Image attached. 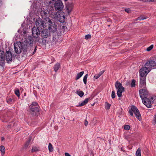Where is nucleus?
I'll return each mask as SVG.
<instances>
[{"label": "nucleus", "instance_id": "nucleus-11", "mask_svg": "<svg viewBox=\"0 0 156 156\" xmlns=\"http://www.w3.org/2000/svg\"><path fill=\"white\" fill-rule=\"evenodd\" d=\"M47 40L46 38L41 37V38L37 37L36 38L35 40V43L38 45H43L45 44L46 43Z\"/></svg>", "mask_w": 156, "mask_h": 156}, {"label": "nucleus", "instance_id": "nucleus-45", "mask_svg": "<svg viewBox=\"0 0 156 156\" xmlns=\"http://www.w3.org/2000/svg\"><path fill=\"white\" fill-rule=\"evenodd\" d=\"M88 122L87 120H85L84 121V125L86 126H87L88 125Z\"/></svg>", "mask_w": 156, "mask_h": 156}, {"label": "nucleus", "instance_id": "nucleus-12", "mask_svg": "<svg viewBox=\"0 0 156 156\" xmlns=\"http://www.w3.org/2000/svg\"><path fill=\"white\" fill-rule=\"evenodd\" d=\"M40 29L35 27H34L32 28V32L34 37L37 38L40 34Z\"/></svg>", "mask_w": 156, "mask_h": 156}, {"label": "nucleus", "instance_id": "nucleus-18", "mask_svg": "<svg viewBox=\"0 0 156 156\" xmlns=\"http://www.w3.org/2000/svg\"><path fill=\"white\" fill-rule=\"evenodd\" d=\"M145 77H141L140 79V87L142 88H146Z\"/></svg>", "mask_w": 156, "mask_h": 156}, {"label": "nucleus", "instance_id": "nucleus-44", "mask_svg": "<svg viewBox=\"0 0 156 156\" xmlns=\"http://www.w3.org/2000/svg\"><path fill=\"white\" fill-rule=\"evenodd\" d=\"M100 76L98 74L95 75L94 76V78L96 79L98 78Z\"/></svg>", "mask_w": 156, "mask_h": 156}, {"label": "nucleus", "instance_id": "nucleus-47", "mask_svg": "<svg viewBox=\"0 0 156 156\" xmlns=\"http://www.w3.org/2000/svg\"><path fill=\"white\" fill-rule=\"evenodd\" d=\"M104 70H103V71L100 72L98 73L99 75L100 76H101L104 73Z\"/></svg>", "mask_w": 156, "mask_h": 156}, {"label": "nucleus", "instance_id": "nucleus-46", "mask_svg": "<svg viewBox=\"0 0 156 156\" xmlns=\"http://www.w3.org/2000/svg\"><path fill=\"white\" fill-rule=\"evenodd\" d=\"M104 70H103V71L100 72L98 73L99 75L100 76H101L104 73Z\"/></svg>", "mask_w": 156, "mask_h": 156}, {"label": "nucleus", "instance_id": "nucleus-4", "mask_svg": "<svg viewBox=\"0 0 156 156\" xmlns=\"http://www.w3.org/2000/svg\"><path fill=\"white\" fill-rule=\"evenodd\" d=\"M115 86L117 90V96L119 97H122V93L125 90L124 88L122 87V84L118 81L115 82Z\"/></svg>", "mask_w": 156, "mask_h": 156}, {"label": "nucleus", "instance_id": "nucleus-35", "mask_svg": "<svg viewBox=\"0 0 156 156\" xmlns=\"http://www.w3.org/2000/svg\"><path fill=\"white\" fill-rule=\"evenodd\" d=\"M88 77V74H86L84 77L83 78V81L84 83L85 84L87 83V79Z\"/></svg>", "mask_w": 156, "mask_h": 156}, {"label": "nucleus", "instance_id": "nucleus-15", "mask_svg": "<svg viewBox=\"0 0 156 156\" xmlns=\"http://www.w3.org/2000/svg\"><path fill=\"white\" fill-rule=\"evenodd\" d=\"M5 54L4 52L0 50V65L2 66L4 64L5 60Z\"/></svg>", "mask_w": 156, "mask_h": 156}, {"label": "nucleus", "instance_id": "nucleus-10", "mask_svg": "<svg viewBox=\"0 0 156 156\" xmlns=\"http://www.w3.org/2000/svg\"><path fill=\"white\" fill-rule=\"evenodd\" d=\"M149 71L145 66L140 69V75L141 77H145L149 72Z\"/></svg>", "mask_w": 156, "mask_h": 156}, {"label": "nucleus", "instance_id": "nucleus-22", "mask_svg": "<svg viewBox=\"0 0 156 156\" xmlns=\"http://www.w3.org/2000/svg\"><path fill=\"white\" fill-rule=\"evenodd\" d=\"M134 114L136 116V118L138 119L139 121H140L141 120V116L139 111H138L137 112H136V113H135Z\"/></svg>", "mask_w": 156, "mask_h": 156}, {"label": "nucleus", "instance_id": "nucleus-55", "mask_svg": "<svg viewBox=\"0 0 156 156\" xmlns=\"http://www.w3.org/2000/svg\"><path fill=\"white\" fill-rule=\"evenodd\" d=\"M62 27L63 29H65V28H67V27H65L64 26H63Z\"/></svg>", "mask_w": 156, "mask_h": 156}, {"label": "nucleus", "instance_id": "nucleus-17", "mask_svg": "<svg viewBox=\"0 0 156 156\" xmlns=\"http://www.w3.org/2000/svg\"><path fill=\"white\" fill-rule=\"evenodd\" d=\"M14 48L15 52L16 54L20 53L22 52L21 49L20 48L19 42H17V43L14 44Z\"/></svg>", "mask_w": 156, "mask_h": 156}, {"label": "nucleus", "instance_id": "nucleus-1", "mask_svg": "<svg viewBox=\"0 0 156 156\" xmlns=\"http://www.w3.org/2000/svg\"><path fill=\"white\" fill-rule=\"evenodd\" d=\"M140 95L142 99L143 103L147 107H151V101L148 97L149 93L146 88H142L139 90Z\"/></svg>", "mask_w": 156, "mask_h": 156}, {"label": "nucleus", "instance_id": "nucleus-32", "mask_svg": "<svg viewBox=\"0 0 156 156\" xmlns=\"http://www.w3.org/2000/svg\"><path fill=\"white\" fill-rule=\"evenodd\" d=\"M63 18H58V20L59 21L60 23H63L65 21V18L64 16H62Z\"/></svg>", "mask_w": 156, "mask_h": 156}, {"label": "nucleus", "instance_id": "nucleus-5", "mask_svg": "<svg viewBox=\"0 0 156 156\" xmlns=\"http://www.w3.org/2000/svg\"><path fill=\"white\" fill-rule=\"evenodd\" d=\"M45 23V21H44L42 19H37L35 21L36 27L40 30L45 28L46 27Z\"/></svg>", "mask_w": 156, "mask_h": 156}, {"label": "nucleus", "instance_id": "nucleus-3", "mask_svg": "<svg viewBox=\"0 0 156 156\" xmlns=\"http://www.w3.org/2000/svg\"><path fill=\"white\" fill-rule=\"evenodd\" d=\"M30 113L33 116H36L38 114L40 107L38 103L34 102L30 106Z\"/></svg>", "mask_w": 156, "mask_h": 156}, {"label": "nucleus", "instance_id": "nucleus-31", "mask_svg": "<svg viewBox=\"0 0 156 156\" xmlns=\"http://www.w3.org/2000/svg\"><path fill=\"white\" fill-rule=\"evenodd\" d=\"M38 151V148L34 146L32 147V149L31 150V151L32 152H36Z\"/></svg>", "mask_w": 156, "mask_h": 156}, {"label": "nucleus", "instance_id": "nucleus-14", "mask_svg": "<svg viewBox=\"0 0 156 156\" xmlns=\"http://www.w3.org/2000/svg\"><path fill=\"white\" fill-rule=\"evenodd\" d=\"M53 35V40L55 43L60 42L61 41L60 34L59 33H55Z\"/></svg>", "mask_w": 156, "mask_h": 156}, {"label": "nucleus", "instance_id": "nucleus-26", "mask_svg": "<svg viewBox=\"0 0 156 156\" xmlns=\"http://www.w3.org/2000/svg\"><path fill=\"white\" fill-rule=\"evenodd\" d=\"M31 140V139H29L26 142V143H25V144L24 145V149H27V147H28L29 146V145L30 144V143Z\"/></svg>", "mask_w": 156, "mask_h": 156}, {"label": "nucleus", "instance_id": "nucleus-63", "mask_svg": "<svg viewBox=\"0 0 156 156\" xmlns=\"http://www.w3.org/2000/svg\"><path fill=\"white\" fill-rule=\"evenodd\" d=\"M49 3L50 4V3H51V2H49Z\"/></svg>", "mask_w": 156, "mask_h": 156}, {"label": "nucleus", "instance_id": "nucleus-39", "mask_svg": "<svg viewBox=\"0 0 156 156\" xmlns=\"http://www.w3.org/2000/svg\"><path fill=\"white\" fill-rule=\"evenodd\" d=\"M111 97L113 99L115 97V93L114 90L112 91V92Z\"/></svg>", "mask_w": 156, "mask_h": 156}, {"label": "nucleus", "instance_id": "nucleus-29", "mask_svg": "<svg viewBox=\"0 0 156 156\" xmlns=\"http://www.w3.org/2000/svg\"><path fill=\"white\" fill-rule=\"evenodd\" d=\"M0 150L2 154H4L5 151V147L3 146H1L0 147Z\"/></svg>", "mask_w": 156, "mask_h": 156}, {"label": "nucleus", "instance_id": "nucleus-50", "mask_svg": "<svg viewBox=\"0 0 156 156\" xmlns=\"http://www.w3.org/2000/svg\"><path fill=\"white\" fill-rule=\"evenodd\" d=\"M36 48H37V46H36L35 47V48H34V51L33 52V54H34L36 52V50H37V49H36Z\"/></svg>", "mask_w": 156, "mask_h": 156}, {"label": "nucleus", "instance_id": "nucleus-7", "mask_svg": "<svg viewBox=\"0 0 156 156\" xmlns=\"http://www.w3.org/2000/svg\"><path fill=\"white\" fill-rule=\"evenodd\" d=\"M144 66L150 71L156 67V63L154 61L149 60L145 63Z\"/></svg>", "mask_w": 156, "mask_h": 156}, {"label": "nucleus", "instance_id": "nucleus-21", "mask_svg": "<svg viewBox=\"0 0 156 156\" xmlns=\"http://www.w3.org/2000/svg\"><path fill=\"white\" fill-rule=\"evenodd\" d=\"M88 102V99H85L84 101L80 103L79 105H77V106L81 107L86 105Z\"/></svg>", "mask_w": 156, "mask_h": 156}, {"label": "nucleus", "instance_id": "nucleus-36", "mask_svg": "<svg viewBox=\"0 0 156 156\" xmlns=\"http://www.w3.org/2000/svg\"><path fill=\"white\" fill-rule=\"evenodd\" d=\"M13 101V99L10 98H8L7 99V102L9 104H11L12 103Z\"/></svg>", "mask_w": 156, "mask_h": 156}, {"label": "nucleus", "instance_id": "nucleus-24", "mask_svg": "<svg viewBox=\"0 0 156 156\" xmlns=\"http://www.w3.org/2000/svg\"><path fill=\"white\" fill-rule=\"evenodd\" d=\"M76 93L80 97H82L84 95V92L82 91L79 90H77Z\"/></svg>", "mask_w": 156, "mask_h": 156}, {"label": "nucleus", "instance_id": "nucleus-61", "mask_svg": "<svg viewBox=\"0 0 156 156\" xmlns=\"http://www.w3.org/2000/svg\"><path fill=\"white\" fill-rule=\"evenodd\" d=\"M121 150H122V148H121Z\"/></svg>", "mask_w": 156, "mask_h": 156}, {"label": "nucleus", "instance_id": "nucleus-16", "mask_svg": "<svg viewBox=\"0 0 156 156\" xmlns=\"http://www.w3.org/2000/svg\"><path fill=\"white\" fill-rule=\"evenodd\" d=\"M5 55L6 57V60L7 61H12L13 56L10 51H6ZM13 56H14L13 55Z\"/></svg>", "mask_w": 156, "mask_h": 156}, {"label": "nucleus", "instance_id": "nucleus-37", "mask_svg": "<svg viewBox=\"0 0 156 156\" xmlns=\"http://www.w3.org/2000/svg\"><path fill=\"white\" fill-rule=\"evenodd\" d=\"M15 94L17 97H19L20 96L19 90L18 89L16 90L15 91Z\"/></svg>", "mask_w": 156, "mask_h": 156}, {"label": "nucleus", "instance_id": "nucleus-33", "mask_svg": "<svg viewBox=\"0 0 156 156\" xmlns=\"http://www.w3.org/2000/svg\"><path fill=\"white\" fill-rule=\"evenodd\" d=\"M146 19V18L145 17L143 16H141L137 19H136V21L138 20H144V19Z\"/></svg>", "mask_w": 156, "mask_h": 156}, {"label": "nucleus", "instance_id": "nucleus-48", "mask_svg": "<svg viewBox=\"0 0 156 156\" xmlns=\"http://www.w3.org/2000/svg\"><path fill=\"white\" fill-rule=\"evenodd\" d=\"M104 70H103V71L100 72L98 73L99 75L100 76H101L104 73Z\"/></svg>", "mask_w": 156, "mask_h": 156}, {"label": "nucleus", "instance_id": "nucleus-43", "mask_svg": "<svg viewBox=\"0 0 156 156\" xmlns=\"http://www.w3.org/2000/svg\"><path fill=\"white\" fill-rule=\"evenodd\" d=\"M125 11L127 12L128 13H129L130 12V10L129 9H125Z\"/></svg>", "mask_w": 156, "mask_h": 156}, {"label": "nucleus", "instance_id": "nucleus-52", "mask_svg": "<svg viewBox=\"0 0 156 156\" xmlns=\"http://www.w3.org/2000/svg\"><path fill=\"white\" fill-rule=\"evenodd\" d=\"M65 155L66 156H71L68 153H65Z\"/></svg>", "mask_w": 156, "mask_h": 156}, {"label": "nucleus", "instance_id": "nucleus-58", "mask_svg": "<svg viewBox=\"0 0 156 156\" xmlns=\"http://www.w3.org/2000/svg\"><path fill=\"white\" fill-rule=\"evenodd\" d=\"M10 125H8V127H10Z\"/></svg>", "mask_w": 156, "mask_h": 156}, {"label": "nucleus", "instance_id": "nucleus-6", "mask_svg": "<svg viewBox=\"0 0 156 156\" xmlns=\"http://www.w3.org/2000/svg\"><path fill=\"white\" fill-rule=\"evenodd\" d=\"M48 25V30L50 32L55 33L57 30V26L55 23H52L51 20L45 23Z\"/></svg>", "mask_w": 156, "mask_h": 156}, {"label": "nucleus", "instance_id": "nucleus-38", "mask_svg": "<svg viewBox=\"0 0 156 156\" xmlns=\"http://www.w3.org/2000/svg\"><path fill=\"white\" fill-rule=\"evenodd\" d=\"M130 126L129 125H125L124 126V129L126 130H129L130 129Z\"/></svg>", "mask_w": 156, "mask_h": 156}, {"label": "nucleus", "instance_id": "nucleus-41", "mask_svg": "<svg viewBox=\"0 0 156 156\" xmlns=\"http://www.w3.org/2000/svg\"><path fill=\"white\" fill-rule=\"evenodd\" d=\"M91 35L90 34H87L85 36V38L87 40L89 39H90L91 38Z\"/></svg>", "mask_w": 156, "mask_h": 156}, {"label": "nucleus", "instance_id": "nucleus-25", "mask_svg": "<svg viewBox=\"0 0 156 156\" xmlns=\"http://www.w3.org/2000/svg\"><path fill=\"white\" fill-rule=\"evenodd\" d=\"M84 73L83 71H82L80 73H77L76 78V80H77L80 78L83 75Z\"/></svg>", "mask_w": 156, "mask_h": 156}, {"label": "nucleus", "instance_id": "nucleus-2", "mask_svg": "<svg viewBox=\"0 0 156 156\" xmlns=\"http://www.w3.org/2000/svg\"><path fill=\"white\" fill-rule=\"evenodd\" d=\"M33 39L30 36H28L25 39L24 42L21 43L19 42L20 45V48L21 49V51H23V53L25 54L27 52V47L28 46L30 48L33 46Z\"/></svg>", "mask_w": 156, "mask_h": 156}, {"label": "nucleus", "instance_id": "nucleus-54", "mask_svg": "<svg viewBox=\"0 0 156 156\" xmlns=\"http://www.w3.org/2000/svg\"><path fill=\"white\" fill-rule=\"evenodd\" d=\"M5 140V138H4V137H1V140H2V141H3V140Z\"/></svg>", "mask_w": 156, "mask_h": 156}, {"label": "nucleus", "instance_id": "nucleus-60", "mask_svg": "<svg viewBox=\"0 0 156 156\" xmlns=\"http://www.w3.org/2000/svg\"><path fill=\"white\" fill-rule=\"evenodd\" d=\"M51 1H55V0H51Z\"/></svg>", "mask_w": 156, "mask_h": 156}, {"label": "nucleus", "instance_id": "nucleus-30", "mask_svg": "<svg viewBox=\"0 0 156 156\" xmlns=\"http://www.w3.org/2000/svg\"><path fill=\"white\" fill-rule=\"evenodd\" d=\"M136 83V80H134L133 79L132 80L131 83V87H134L135 86V84Z\"/></svg>", "mask_w": 156, "mask_h": 156}, {"label": "nucleus", "instance_id": "nucleus-13", "mask_svg": "<svg viewBox=\"0 0 156 156\" xmlns=\"http://www.w3.org/2000/svg\"><path fill=\"white\" fill-rule=\"evenodd\" d=\"M41 34V37L46 39L51 36L50 31L47 29H43Z\"/></svg>", "mask_w": 156, "mask_h": 156}, {"label": "nucleus", "instance_id": "nucleus-20", "mask_svg": "<svg viewBox=\"0 0 156 156\" xmlns=\"http://www.w3.org/2000/svg\"><path fill=\"white\" fill-rule=\"evenodd\" d=\"M73 6V3H69L66 5V8L69 13L71 12Z\"/></svg>", "mask_w": 156, "mask_h": 156}, {"label": "nucleus", "instance_id": "nucleus-57", "mask_svg": "<svg viewBox=\"0 0 156 156\" xmlns=\"http://www.w3.org/2000/svg\"><path fill=\"white\" fill-rule=\"evenodd\" d=\"M151 99L152 100H153V98L152 97H151Z\"/></svg>", "mask_w": 156, "mask_h": 156}, {"label": "nucleus", "instance_id": "nucleus-56", "mask_svg": "<svg viewBox=\"0 0 156 156\" xmlns=\"http://www.w3.org/2000/svg\"><path fill=\"white\" fill-rule=\"evenodd\" d=\"M26 93H24V96H26Z\"/></svg>", "mask_w": 156, "mask_h": 156}, {"label": "nucleus", "instance_id": "nucleus-27", "mask_svg": "<svg viewBox=\"0 0 156 156\" xmlns=\"http://www.w3.org/2000/svg\"><path fill=\"white\" fill-rule=\"evenodd\" d=\"M48 149L49 151L50 152H52L53 151V148L52 144L50 143H49L48 145Z\"/></svg>", "mask_w": 156, "mask_h": 156}, {"label": "nucleus", "instance_id": "nucleus-9", "mask_svg": "<svg viewBox=\"0 0 156 156\" xmlns=\"http://www.w3.org/2000/svg\"><path fill=\"white\" fill-rule=\"evenodd\" d=\"M54 6L56 11H61L63 9L64 5L62 2L60 0H58L55 2Z\"/></svg>", "mask_w": 156, "mask_h": 156}, {"label": "nucleus", "instance_id": "nucleus-53", "mask_svg": "<svg viewBox=\"0 0 156 156\" xmlns=\"http://www.w3.org/2000/svg\"><path fill=\"white\" fill-rule=\"evenodd\" d=\"M2 0H0V6L2 4Z\"/></svg>", "mask_w": 156, "mask_h": 156}, {"label": "nucleus", "instance_id": "nucleus-19", "mask_svg": "<svg viewBox=\"0 0 156 156\" xmlns=\"http://www.w3.org/2000/svg\"><path fill=\"white\" fill-rule=\"evenodd\" d=\"M139 111L138 109L135 106L132 105L131 107V109L129 110V112L131 116H133V112L135 114V113Z\"/></svg>", "mask_w": 156, "mask_h": 156}, {"label": "nucleus", "instance_id": "nucleus-34", "mask_svg": "<svg viewBox=\"0 0 156 156\" xmlns=\"http://www.w3.org/2000/svg\"><path fill=\"white\" fill-rule=\"evenodd\" d=\"M111 105L110 104H109L107 102L105 103V108L106 109H107V110L109 109L111 107Z\"/></svg>", "mask_w": 156, "mask_h": 156}, {"label": "nucleus", "instance_id": "nucleus-49", "mask_svg": "<svg viewBox=\"0 0 156 156\" xmlns=\"http://www.w3.org/2000/svg\"><path fill=\"white\" fill-rule=\"evenodd\" d=\"M94 98V97H90L89 98H86V99H88V101H89V100H91L93 98Z\"/></svg>", "mask_w": 156, "mask_h": 156}, {"label": "nucleus", "instance_id": "nucleus-8", "mask_svg": "<svg viewBox=\"0 0 156 156\" xmlns=\"http://www.w3.org/2000/svg\"><path fill=\"white\" fill-rule=\"evenodd\" d=\"M41 14L42 18L45 20V23L50 21V19L48 17L49 15V12L48 10H42L41 12Z\"/></svg>", "mask_w": 156, "mask_h": 156}, {"label": "nucleus", "instance_id": "nucleus-42", "mask_svg": "<svg viewBox=\"0 0 156 156\" xmlns=\"http://www.w3.org/2000/svg\"><path fill=\"white\" fill-rule=\"evenodd\" d=\"M153 123L154 124L156 123V113L154 117V119L153 121Z\"/></svg>", "mask_w": 156, "mask_h": 156}, {"label": "nucleus", "instance_id": "nucleus-51", "mask_svg": "<svg viewBox=\"0 0 156 156\" xmlns=\"http://www.w3.org/2000/svg\"><path fill=\"white\" fill-rule=\"evenodd\" d=\"M36 48H37V46H36L35 47V48H34V51L33 52V54H34L36 52V50H37V49H36Z\"/></svg>", "mask_w": 156, "mask_h": 156}, {"label": "nucleus", "instance_id": "nucleus-28", "mask_svg": "<svg viewBox=\"0 0 156 156\" xmlns=\"http://www.w3.org/2000/svg\"><path fill=\"white\" fill-rule=\"evenodd\" d=\"M140 152V149L139 148H138L136 152V156H141Z\"/></svg>", "mask_w": 156, "mask_h": 156}, {"label": "nucleus", "instance_id": "nucleus-40", "mask_svg": "<svg viewBox=\"0 0 156 156\" xmlns=\"http://www.w3.org/2000/svg\"><path fill=\"white\" fill-rule=\"evenodd\" d=\"M153 48V45H151L147 48V50L148 51H149L151 50Z\"/></svg>", "mask_w": 156, "mask_h": 156}, {"label": "nucleus", "instance_id": "nucleus-59", "mask_svg": "<svg viewBox=\"0 0 156 156\" xmlns=\"http://www.w3.org/2000/svg\"><path fill=\"white\" fill-rule=\"evenodd\" d=\"M23 33H24V34H26V32H25V31L24 32H23Z\"/></svg>", "mask_w": 156, "mask_h": 156}, {"label": "nucleus", "instance_id": "nucleus-62", "mask_svg": "<svg viewBox=\"0 0 156 156\" xmlns=\"http://www.w3.org/2000/svg\"><path fill=\"white\" fill-rule=\"evenodd\" d=\"M65 1H67V0H64Z\"/></svg>", "mask_w": 156, "mask_h": 156}, {"label": "nucleus", "instance_id": "nucleus-23", "mask_svg": "<svg viewBox=\"0 0 156 156\" xmlns=\"http://www.w3.org/2000/svg\"><path fill=\"white\" fill-rule=\"evenodd\" d=\"M60 65L59 63H57L56 64H55L54 67H53V69H54V70L56 72L57 70L59 68H60Z\"/></svg>", "mask_w": 156, "mask_h": 156}]
</instances>
